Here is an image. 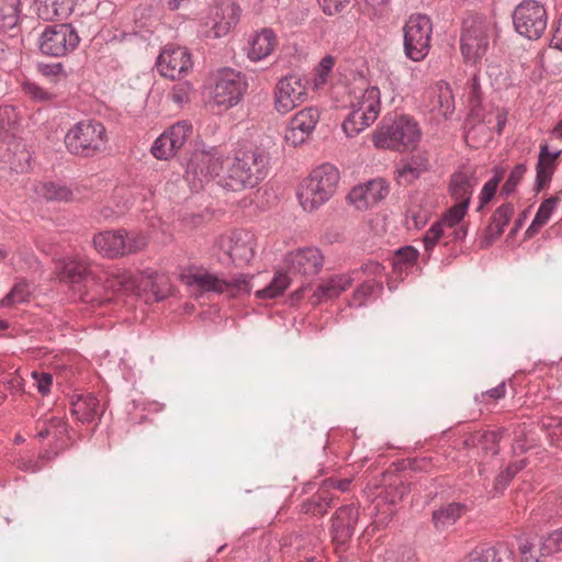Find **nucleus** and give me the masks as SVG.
I'll return each mask as SVG.
<instances>
[{"label":"nucleus","mask_w":562,"mask_h":562,"mask_svg":"<svg viewBox=\"0 0 562 562\" xmlns=\"http://www.w3.org/2000/svg\"><path fill=\"white\" fill-rule=\"evenodd\" d=\"M269 155L258 147L236 153L227 168L223 187L232 191L255 188L268 175Z\"/></svg>","instance_id":"nucleus-1"},{"label":"nucleus","mask_w":562,"mask_h":562,"mask_svg":"<svg viewBox=\"0 0 562 562\" xmlns=\"http://www.w3.org/2000/svg\"><path fill=\"white\" fill-rule=\"evenodd\" d=\"M339 182L338 169L324 164L314 169L297 191V199L305 211L312 212L325 204L335 193Z\"/></svg>","instance_id":"nucleus-2"},{"label":"nucleus","mask_w":562,"mask_h":562,"mask_svg":"<svg viewBox=\"0 0 562 562\" xmlns=\"http://www.w3.org/2000/svg\"><path fill=\"white\" fill-rule=\"evenodd\" d=\"M64 143L71 155L93 157L106 147L105 126L95 120L80 121L66 133Z\"/></svg>","instance_id":"nucleus-3"},{"label":"nucleus","mask_w":562,"mask_h":562,"mask_svg":"<svg viewBox=\"0 0 562 562\" xmlns=\"http://www.w3.org/2000/svg\"><path fill=\"white\" fill-rule=\"evenodd\" d=\"M419 138L418 123L407 115H401L390 124H382L374 132L372 140L378 148L405 151L415 148Z\"/></svg>","instance_id":"nucleus-4"},{"label":"nucleus","mask_w":562,"mask_h":562,"mask_svg":"<svg viewBox=\"0 0 562 562\" xmlns=\"http://www.w3.org/2000/svg\"><path fill=\"white\" fill-rule=\"evenodd\" d=\"M350 113L342 123V130L348 137H353L372 125L381 110L380 90L378 87L360 89L350 102Z\"/></svg>","instance_id":"nucleus-5"},{"label":"nucleus","mask_w":562,"mask_h":562,"mask_svg":"<svg viewBox=\"0 0 562 562\" xmlns=\"http://www.w3.org/2000/svg\"><path fill=\"white\" fill-rule=\"evenodd\" d=\"M223 168V154L217 147L199 149L192 153L184 171V180L192 191H200L220 175Z\"/></svg>","instance_id":"nucleus-6"},{"label":"nucleus","mask_w":562,"mask_h":562,"mask_svg":"<svg viewBox=\"0 0 562 562\" xmlns=\"http://www.w3.org/2000/svg\"><path fill=\"white\" fill-rule=\"evenodd\" d=\"M250 279L247 274H239L232 280H225L205 269H199L184 276V282L189 286H196L204 292L226 294L229 297L249 294L251 291Z\"/></svg>","instance_id":"nucleus-7"},{"label":"nucleus","mask_w":562,"mask_h":562,"mask_svg":"<svg viewBox=\"0 0 562 562\" xmlns=\"http://www.w3.org/2000/svg\"><path fill=\"white\" fill-rule=\"evenodd\" d=\"M404 53L413 61L424 60L430 49L432 24L425 14H413L403 27Z\"/></svg>","instance_id":"nucleus-8"},{"label":"nucleus","mask_w":562,"mask_h":562,"mask_svg":"<svg viewBox=\"0 0 562 562\" xmlns=\"http://www.w3.org/2000/svg\"><path fill=\"white\" fill-rule=\"evenodd\" d=\"M312 85L305 75L291 74L279 79L274 88V109L280 114H286L304 103Z\"/></svg>","instance_id":"nucleus-9"},{"label":"nucleus","mask_w":562,"mask_h":562,"mask_svg":"<svg viewBox=\"0 0 562 562\" xmlns=\"http://www.w3.org/2000/svg\"><path fill=\"white\" fill-rule=\"evenodd\" d=\"M512 18L515 31L528 40L540 38L547 29V10L537 0H522L514 9Z\"/></svg>","instance_id":"nucleus-10"},{"label":"nucleus","mask_w":562,"mask_h":562,"mask_svg":"<svg viewBox=\"0 0 562 562\" xmlns=\"http://www.w3.org/2000/svg\"><path fill=\"white\" fill-rule=\"evenodd\" d=\"M80 42L71 23L48 25L40 36V50L47 56L64 57L75 50Z\"/></svg>","instance_id":"nucleus-11"},{"label":"nucleus","mask_w":562,"mask_h":562,"mask_svg":"<svg viewBox=\"0 0 562 562\" xmlns=\"http://www.w3.org/2000/svg\"><path fill=\"white\" fill-rule=\"evenodd\" d=\"M248 89L246 76L233 68H222L215 76L213 99L227 109L240 102Z\"/></svg>","instance_id":"nucleus-12"},{"label":"nucleus","mask_w":562,"mask_h":562,"mask_svg":"<svg viewBox=\"0 0 562 562\" xmlns=\"http://www.w3.org/2000/svg\"><path fill=\"white\" fill-rule=\"evenodd\" d=\"M488 23L482 19H468L463 23L461 53L467 63L475 64L488 48Z\"/></svg>","instance_id":"nucleus-13"},{"label":"nucleus","mask_w":562,"mask_h":562,"mask_svg":"<svg viewBox=\"0 0 562 562\" xmlns=\"http://www.w3.org/2000/svg\"><path fill=\"white\" fill-rule=\"evenodd\" d=\"M215 247L223 252L224 257H218V259L224 265L249 262L254 257V249L247 233L234 232L231 235H222L216 239Z\"/></svg>","instance_id":"nucleus-14"},{"label":"nucleus","mask_w":562,"mask_h":562,"mask_svg":"<svg viewBox=\"0 0 562 562\" xmlns=\"http://www.w3.org/2000/svg\"><path fill=\"white\" fill-rule=\"evenodd\" d=\"M156 67L162 77L180 79L192 68L191 54L186 47L167 46L159 54Z\"/></svg>","instance_id":"nucleus-15"},{"label":"nucleus","mask_w":562,"mask_h":562,"mask_svg":"<svg viewBox=\"0 0 562 562\" xmlns=\"http://www.w3.org/2000/svg\"><path fill=\"white\" fill-rule=\"evenodd\" d=\"M359 520V509L355 504L339 507L333 517L331 535L336 550L344 551L355 533Z\"/></svg>","instance_id":"nucleus-16"},{"label":"nucleus","mask_w":562,"mask_h":562,"mask_svg":"<svg viewBox=\"0 0 562 562\" xmlns=\"http://www.w3.org/2000/svg\"><path fill=\"white\" fill-rule=\"evenodd\" d=\"M289 271L294 276L312 279L324 266V256L316 247H306L291 252L288 258Z\"/></svg>","instance_id":"nucleus-17"},{"label":"nucleus","mask_w":562,"mask_h":562,"mask_svg":"<svg viewBox=\"0 0 562 562\" xmlns=\"http://www.w3.org/2000/svg\"><path fill=\"white\" fill-rule=\"evenodd\" d=\"M283 547L289 546L296 558V562H322L323 543L316 533H295L288 538Z\"/></svg>","instance_id":"nucleus-18"},{"label":"nucleus","mask_w":562,"mask_h":562,"mask_svg":"<svg viewBox=\"0 0 562 562\" xmlns=\"http://www.w3.org/2000/svg\"><path fill=\"white\" fill-rule=\"evenodd\" d=\"M318 121L319 112L316 108L310 106L301 110L289 123L285 134L286 142H291L295 146L304 143L315 130Z\"/></svg>","instance_id":"nucleus-19"},{"label":"nucleus","mask_w":562,"mask_h":562,"mask_svg":"<svg viewBox=\"0 0 562 562\" xmlns=\"http://www.w3.org/2000/svg\"><path fill=\"white\" fill-rule=\"evenodd\" d=\"M387 194L389 186L385 180L375 179L353 188L348 199L358 210H362L385 199Z\"/></svg>","instance_id":"nucleus-20"},{"label":"nucleus","mask_w":562,"mask_h":562,"mask_svg":"<svg viewBox=\"0 0 562 562\" xmlns=\"http://www.w3.org/2000/svg\"><path fill=\"white\" fill-rule=\"evenodd\" d=\"M240 16V8L229 0L218 2L212 14V30L215 37L225 36L237 25Z\"/></svg>","instance_id":"nucleus-21"},{"label":"nucleus","mask_w":562,"mask_h":562,"mask_svg":"<svg viewBox=\"0 0 562 562\" xmlns=\"http://www.w3.org/2000/svg\"><path fill=\"white\" fill-rule=\"evenodd\" d=\"M333 479H326L322 485L310 497L302 502L300 510L303 514L311 516H323L327 513L334 501V493L329 491L334 486Z\"/></svg>","instance_id":"nucleus-22"},{"label":"nucleus","mask_w":562,"mask_h":562,"mask_svg":"<svg viewBox=\"0 0 562 562\" xmlns=\"http://www.w3.org/2000/svg\"><path fill=\"white\" fill-rule=\"evenodd\" d=\"M561 153L562 150L560 149L550 151L547 143H542L540 145L538 161L536 165V193H539L550 183L557 168V159L560 157Z\"/></svg>","instance_id":"nucleus-23"},{"label":"nucleus","mask_w":562,"mask_h":562,"mask_svg":"<svg viewBox=\"0 0 562 562\" xmlns=\"http://www.w3.org/2000/svg\"><path fill=\"white\" fill-rule=\"evenodd\" d=\"M515 207L513 203H504L499 205L491 217V222L485 229L481 240V247H490L504 233L505 226L509 223L514 215Z\"/></svg>","instance_id":"nucleus-24"},{"label":"nucleus","mask_w":562,"mask_h":562,"mask_svg":"<svg viewBox=\"0 0 562 562\" xmlns=\"http://www.w3.org/2000/svg\"><path fill=\"white\" fill-rule=\"evenodd\" d=\"M468 510V506L459 502H451L440 506L438 509H435L431 515L435 529L439 532L449 530Z\"/></svg>","instance_id":"nucleus-25"},{"label":"nucleus","mask_w":562,"mask_h":562,"mask_svg":"<svg viewBox=\"0 0 562 562\" xmlns=\"http://www.w3.org/2000/svg\"><path fill=\"white\" fill-rule=\"evenodd\" d=\"M123 229L104 231L93 237L94 248L103 257L119 258L124 256Z\"/></svg>","instance_id":"nucleus-26"},{"label":"nucleus","mask_w":562,"mask_h":562,"mask_svg":"<svg viewBox=\"0 0 562 562\" xmlns=\"http://www.w3.org/2000/svg\"><path fill=\"white\" fill-rule=\"evenodd\" d=\"M476 184L477 179L473 176V173L457 171L452 173L450 178L449 191L457 203L465 201L467 206H469L473 189Z\"/></svg>","instance_id":"nucleus-27"},{"label":"nucleus","mask_w":562,"mask_h":562,"mask_svg":"<svg viewBox=\"0 0 562 562\" xmlns=\"http://www.w3.org/2000/svg\"><path fill=\"white\" fill-rule=\"evenodd\" d=\"M459 562H514V552L505 543L473 550Z\"/></svg>","instance_id":"nucleus-28"},{"label":"nucleus","mask_w":562,"mask_h":562,"mask_svg":"<svg viewBox=\"0 0 562 562\" xmlns=\"http://www.w3.org/2000/svg\"><path fill=\"white\" fill-rule=\"evenodd\" d=\"M70 412L82 424L92 423L103 412H100L99 400L93 394L78 395L76 401L71 402Z\"/></svg>","instance_id":"nucleus-29"},{"label":"nucleus","mask_w":562,"mask_h":562,"mask_svg":"<svg viewBox=\"0 0 562 562\" xmlns=\"http://www.w3.org/2000/svg\"><path fill=\"white\" fill-rule=\"evenodd\" d=\"M276 45V35L272 30L263 29L256 33L250 41L248 57L258 61L270 55Z\"/></svg>","instance_id":"nucleus-30"},{"label":"nucleus","mask_w":562,"mask_h":562,"mask_svg":"<svg viewBox=\"0 0 562 562\" xmlns=\"http://www.w3.org/2000/svg\"><path fill=\"white\" fill-rule=\"evenodd\" d=\"M351 282V278L346 274L331 277L327 281L321 283L314 291V297L316 299L315 302L319 303L323 300L335 299L339 296L350 286Z\"/></svg>","instance_id":"nucleus-31"},{"label":"nucleus","mask_w":562,"mask_h":562,"mask_svg":"<svg viewBox=\"0 0 562 562\" xmlns=\"http://www.w3.org/2000/svg\"><path fill=\"white\" fill-rule=\"evenodd\" d=\"M65 278L71 283L72 289L80 292V299L83 301H92L88 297V293L81 290V283H88L93 280L89 268L82 262H71L65 267Z\"/></svg>","instance_id":"nucleus-32"},{"label":"nucleus","mask_w":562,"mask_h":562,"mask_svg":"<svg viewBox=\"0 0 562 562\" xmlns=\"http://www.w3.org/2000/svg\"><path fill=\"white\" fill-rule=\"evenodd\" d=\"M36 192L47 201L68 202L72 199V191L70 188L55 182L41 183L36 188Z\"/></svg>","instance_id":"nucleus-33"},{"label":"nucleus","mask_w":562,"mask_h":562,"mask_svg":"<svg viewBox=\"0 0 562 562\" xmlns=\"http://www.w3.org/2000/svg\"><path fill=\"white\" fill-rule=\"evenodd\" d=\"M526 465L527 460L521 459L510 463L508 467L502 470L494 480L493 491L491 492L492 496L495 497L497 494H501L509 485L514 476Z\"/></svg>","instance_id":"nucleus-34"},{"label":"nucleus","mask_w":562,"mask_h":562,"mask_svg":"<svg viewBox=\"0 0 562 562\" xmlns=\"http://www.w3.org/2000/svg\"><path fill=\"white\" fill-rule=\"evenodd\" d=\"M192 133V125L187 121H180L171 125L164 134H167L169 145L176 151L181 149Z\"/></svg>","instance_id":"nucleus-35"},{"label":"nucleus","mask_w":562,"mask_h":562,"mask_svg":"<svg viewBox=\"0 0 562 562\" xmlns=\"http://www.w3.org/2000/svg\"><path fill=\"white\" fill-rule=\"evenodd\" d=\"M20 0H0V27L12 29L18 24Z\"/></svg>","instance_id":"nucleus-36"},{"label":"nucleus","mask_w":562,"mask_h":562,"mask_svg":"<svg viewBox=\"0 0 562 562\" xmlns=\"http://www.w3.org/2000/svg\"><path fill=\"white\" fill-rule=\"evenodd\" d=\"M290 284L289 277L281 272L277 273L272 281L263 289L256 292L258 299H274L283 294Z\"/></svg>","instance_id":"nucleus-37"},{"label":"nucleus","mask_w":562,"mask_h":562,"mask_svg":"<svg viewBox=\"0 0 562 562\" xmlns=\"http://www.w3.org/2000/svg\"><path fill=\"white\" fill-rule=\"evenodd\" d=\"M64 0H37L36 13L44 21H53L64 14Z\"/></svg>","instance_id":"nucleus-38"},{"label":"nucleus","mask_w":562,"mask_h":562,"mask_svg":"<svg viewBox=\"0 0 562 562\" xmlns=\"http://www.w3.org/2000/svg\"><path fill=\"white\" fill-rule=\"evenodd\" d=\"M426 170V165L416 164L412 160L396 170V180L402 186H408L418 179Z\"/></svg>","instance_id":"nucleus-39"},{"label":"nucleus","mask_w":562,"mask_h":562,"mask_svg":"<svg viewBox=\"0 0 562 562\" xmlns=\"http://www.w3.org/2000/svg\"><path fill=\"white\" fill-rule=\"evenodd\" d=\"M483 92L480 83V77L474 74L468 83V101L471 105V114L481 120L480 108L482 104Z\"/></svg>","instance_id":"nucleus-40"},{"label":"nucleus","mask_w":562,"mask_h":562,"mask_svg":"<svg viewBox=\"0 0 562 562\" xmlns=\"http://www.w3.org/2000/svg\"><path fill=\"white\" fill-rule=\"evenodd\" d=\"M31 295L30 285L26 281L22 280L16 282L10 292L1 300V305L4 307L15 304L24 303Z\"/></svg>","instance_id":"nucleus-41"},{"label":"nucleus","mask_w":562,"mask_h":562,"mask_svg":"<svg viewBox=\"0 0 562 562\" xmlns=\"http://www.w3.org/2000/svg\"><path fill=\"white\" fill-rule=\"evenodd\" d=\"M419 252L413 246H404L394 252L393 266L395 269H403V267L413 266L418 259Z\"/></svg>","instance_id":"nucleus-42"},{"label":"nucleus","mask_w":562,"mask_h":562,"mask_svg":"<svg viewBox=\"0 0 562 562\" xmlns=\"http://www.w3.org/2000/svg\"><path fill=\"white\" fill-rule=\"evenodd\" d=\"M124 256L138 252L147 246L146 237L136 232L123 229Z\"/></svg>","instance_id":"nucleus-43"},{"label":"nucleus","mask_w":562,"mask_h":562,"mask_svg":"<svg viewBox=\"0 0 562 562\" xmlns=\"http://www.w3.org/2000/svg\"><path fill=\"white\" fill-rule=\"evenodd\" d=\"M469 206H467V202L456 203L452 207H450L439 220L438 222L447 228H453L457 226L464 215L467 214Z\"/></svg>","instance_id":"nucleus-44"},{"label":"nucleus","mask_w":562,"mask_h":562,"mask_svg":"<svg viewBox=\"0 0 562 562\" xmlns=\"http://www.w3.org/2000/svg\"><path fill=\"white\" fill-rule=\"evenodd\" d=\"M364 12L371 20H383L390 14V0H364Z\"/></svg>","instance_id":"nucleus-45"},{"label":"nucleus","mask_w":562,"mask_h":562,"mask_svg":"<svg viewBox=\"0 0 562 562\" xmlns=\"http://www.w3.org/2000/svg\"><path fill=\"white\" fill-rule=\"evenodd\" d=\"M503 179V172L496 170L495 175L483 186L480 193V204L476 209L477 212L482 211L484 205L487 204L495 195L497 187Z\"/></svg>","instance_id":"nucleus-46"},{"label":"nucleus","mask_w":562,"mask_h":562,"mask_svg":"<svg viewBox=\"0 0 562 562\" xmlns=\"http://www.w3.org/2000/svg\"><path fill=\"white\" fill-rule=\"evenodd\" d=\"M22 90L26 95H29L32 100L37 102H50L53 101L56 95L41 86H38L36 82L25 80L22 82Z\"/></svg>","instance_id":"nucleus-47"},{"label":"nucleus","mask_w":562,"mask_h":562,"mask_svg":"<svg viewBox=\"0 0 562 562\" xmlns=\"http://www.w3.org/2000/svg\"><path fill=\"white\" fill-rule=\"evenodd\" d=\"M526 170H527V167L525 164L516 165L512 169L505 183L502 186L501 195L509 196L510 194H513L515 192L518 183L522 179L524 175L526 173Z\"/></svg>","instance_id":"nucleus-48"},{"label":"nucleus","mask_w":562,"mask_h":562,"mask_svg":"<svg viewBox=\"0 0 562 562\" xmlns=\"http://www.w3.org/2000/svg\"><path fill=\"white\" fill-rule=\"evenodd\" d=\"M382 289L383 285L381 282H376L374 280L366 281L355 290L353 300L359 306H362L375 290L382 291Z\"/></svg>","instance_id":"nucleus-49"},{"label":"nucleus","mask_w":562,"mask_h":562,"mask_svg":"<svg viewBox=\"0 0 562 562\" xmlns=\"http://www.w3.org/2000/svg\"><path fill=\"white\" fill-rule=\"evenodd\" d=\"M150 151L151 154L154 155V157H156L157 159H169L171 156H173L177 151L175 150V148H172L170 145H169V142L167 139V134H161L158 138H156V140L154 142L151 148H150Z\"/></svg>","instance_id":"nucleus-50"},{"label":"nucleus","mask_w":562,"mask_h":562,"mask_svg":"<svg viewBox=\"0 0 562 562\" xmlns=\"http://www.w3.org/2000/svg\"><path fill=\"white\" fill-rule=\"evenodd\" d=\"M560 199L558 196H550L546 200H543L538 207V211L535 215L536 223H543L547 224L555 210Z\"/></svg>","instance_id":"nucleus-51"},{"label":"nucleus","mask_w":562,"mask_h":562,"mask_svg":"<svg viewBox=\"0 0 562 562\" xmlns=\"http://www.w3.org/2000/svg\"><path fill=\"white\" fill-rule=\"evenodd\" d=\"M501 439V434L497 431H484L482 434L479 432V442L477 445L482 447L486 452H491L492 456L498 453V442Z\"/></svg>","instance_id":"nucleus-52"},{"label":"nucleus","mask_w":562,"mask_h":562,"mask_svg":"<svg viewBox=\"0 0 562 562\" xmlns=\"http://www.w3.org/2000/svg\"><path fill=\"white\" fill-rule=\"evenodd\" d=\"M442 236H445L443 226L439 222L434 223L423 237L425 250L430 252Z\"/></svg>","instance_id":"nucleus-53"},{"label":"nucleus","mask_w":562,"mask_h":562,"mask_svg":"<svg viewBox=\"0 0 562 562\" xmlns=\"http://www.w3.org/2000/svg\"><path fill=\"white\" fill-rule=\"evenodd\" d=\"M407 493H408V488L403 483H400V485H397V486H391L390 490L386 491V496L384 497V501H385L384 505L386 503H389V505H387L389 514L386 517L387 519H390L391 516L393 515V509L391 508V506H394Z\"/></svg>","instance_id":"nucleus-54"},{"label":"nucleus","mask_w":562,"mask_h":562,"mask_svg":"<svg viewBox=\"0 0 562 562\" xmlns=\"http://www.w3.org/2000/svg\"><path fill=\"white\" fill-rule=\"evenodd\" d=\"M335 64V59L333 56L327 55L319 61L317 68H316V77L314 79V86L318 87L319 85H323L326 82L327 77L329 72L331 71Z\"/></svg>","instance_id":"nucleus-55"},{"label":"nucleus","mask_w":562,"mask_h":562,"mask_svg":"<svg viewBox=\"0 0 562 562\" xmlns=\"http://www.w3.org/2000/svg\"><path fill=\"white\" fill-rule=\"evenodd\" d=\"M67 425L66 423L57 417H52L43 423L42 428L37 432V437L40 439H46L52 434V429L63 434L66 431Z\"/></svg>","instance_id":"nucleus-56"},{"label":"nucleus","mask_w":562,"mask_h":562,"mask_svg":"<svg viewBox=\"0 0 562 562\" xmlns=\"http://www.w3.org/2000/svg\"><path fill=\"white\" fill-rule=\"evenodd\" d=\"M192 91V86L188 81L179 82L173 86L171 92V99L173 102L178 104H183L189 102L190 93Z\"/></svg>","instance_id":"nucleus-57"},{"label":"nucleus","mask_w":562,"mask_h":562,"mask_svg":"<svg viewBox=\"0 0 562 562\" xmlns=\"http://www.w3.org/2000/svg\"><path fill=\"white\" fill-rule=\"evenodd\" d=\"M413 552L407 547H401L397 550H387L384 555L385 562H411Z\"/></svg>","instance_id":"nucleus-58"},{"label":"nucleus","mask_w":562,"mask_h":562,"mask_svg":"<svg viewBox=\"0 0 562 562\" xmlns=\"http://www.w3.org/2000/svg\"><path fill=\"white\" fill-rule=\"evenodd\" d=\"M32 378L35 380L37 390L42 395H47L50 392V386L53 384V376L50 373L33 371Z\"/></svg>","instance_id":"nucleus-59"},{"label":"nucleus","mask_w":562,"mask_h":562,"mask_svg":"<svg viewBox=\"0 0 562 562\" xmlns=\"http://www.w3.org/2000/svg\"><path fill=\"white\" fill-rule=\"evenodd\" d=\"M110 286L115 292H126L133 289L134 282L127 273L123 272L121 274H117L116 277L113 278V280L110 281Z\"/></svg>","instance_id":"nucleus-60"},{"label":"nucleus","mask_w":562,"mask_h":562,"mask_svg":"<svg viewBox=\"0 0 562 562\" xmlns=\"http://www.w3.org/2000/svg\"><path fill=\"white\" fill-rule=\"evenodd\" d=\"M544 547L550 552H562V528L549 533L544 541Z\"/></svg>","instance_id":"nucleus-61"},{"label":"nucleus","mask_w":562,"mask_h":562,"mask_svg":"<svg viewBox=\"0 0 562 562\" xmlns=\"http://www.w3.org/2000/svg\"><path fill=\"white\" fill-rule=\"evenodd\" d=\"M15 463L18 469L31 473H35L43 468V463L40 462V460H35L31 457H21L15 461Z\"/></svg>","instance_id":"nucleus-62"},{"label":"nucleus","mask_w":562,"mask_h":562,"mask_svg":"<svg viewBox=\"0 0 562 562\" xmlns=\"http://www.w3.org/2000/svg\"><path fill=\"white\" fill-rule=\"evenodd\" d=\"M349 0H323V11L327 15H334L341 12Z\"/></svg>","instance_id":"nucleus-63"},{"label":"nucleus","mask_w":562,"mask_h":562,"mask_svg":"<svg viewBox=\"0 0 562 562\" xmlns=\"http://www.w3.org/2000/svg\"><path fill=\"white\" fill-rule=\"evenodd\" d=\"M506 395V384L505 382L499 383L495 387H492L487 391H484L481 393V398L484 400L485 397H491L495 401H498L501 398H504Z\"/></svg>","instance_id":"nucleus-64"}]
</instances>
